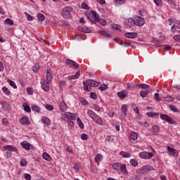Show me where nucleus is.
<instances>
[{"mask_svg": "<svg viewBox=\"0 0 180 180\" xmlns=\"http://www.w3.org/2000/svg\"><path fill=\"white\" fill-rule=\"evenodd\" d=\"M83 85L84 91L89 92L92 89L91 87L96 88V86H99V85H101V83L96 81H94L93 79H89L83 82Z\"/></svg>", "mask_w": 180, "mask_h": 180, "instance_id": "f257e3e1", "label": "nucleus"}, {"mask_svg": "<svg viewBox=\"0 0 180 180\" xmlns=\"http://www.w3.org/2000/svg\"><path fill=\"white\" fill-rule=\"evenodd\" d=\"M151 171H154V167L150 165H146L142 166L139 169H137L136 170V174L144 175V174H148V172H151Z\"/></svg>", "mask_w": 180, "mask_h": 180, "instance_id": "f03ea898", "label": "nucleus"}, {"mask_svg": "<svg viewBox=\"0 0 180 180\" xmlns=\"http://www.w3.org/2000/svg\"><path fill=\"white\" fill-rule=\"evenodd\" d=\"M112 168L116 171H121V172H122V174H125V175L129 174V172H127V169H126V165H122L120 162H115L112 164Z\"/></svg>", "mask_w": 180, "mask_h": 180, "instance_id": "7ed1b4c3", "label": "nucleus"}, {"mask_svg": "<svg viewBox=\"0 0 180 180\" xmlns=\"http://www.w3.org/2000/svg\"><path fill=\"white\" fill-rule=\"evenodd\" d=\"M72 7L68 6L63 8L62 15L65 19H70L71 18V12H72Z\"/></svg>", "mask_w": 180, "mask_h": 180, "instance_id": "20e7f679", "label": "nucleus"}, {"mask_svg": "<svg viewBox=\"0 0 180 180\" xmlns=\"http://www.w3.org/2000/svg\"><path fill=\"white\" fill-rule=\"evenodd\" d=\"M134 25L135 26H144V24L146 23V20H144V18L139 16V15H136L134 17Z\"/></svg>", "mask_w": 180, "mask_h": 180, "instance_id": "39448f33", "label": "nucleus"}, {"mask_svg": "<svg viewBox=\"0 0 180 180\" xmlns=\"http://www.w3.org/2000/svg\"><path fill=\"white\" fill-rule=\"evenodd\" d=\"M91 15H89L87 16L88 19L91 20L93 23H95L96 22H98L99 20V15L96 13L95 11H91Z\"/></svg>", "mask_w": 180, "mask_h": 180, "instance_id": "423d86ee", "label": "nucleus"}, {"mask_svg": "<svg viewBox=\"0 0 180 180\" xmlns=\"http://www.w3.org/2000/svg\"><path fill=\"white\" fill-rule=\"evenodd\" d=\"M139 157L140 158H142V160H150L154 157V154L150 152H141L139 153Z\"/></svg>", "mask_w": 180, "mask_h": 180, "instance_id": "0eeeda50", "label": "nucleus"}, {"mask_svg": "<svg viewBox=\"0 0 180 180\" xmlns=\"http://www.w3.org/2000/svg\"><path fill=\"white\" fill-rule=\"evenodd\" d=\"M160 119H162V120H165V122H167V123H169V124H176V123L168 115L161 114L160 115Z\"/></svg>", "mask_w": 180, "mask_h": 180, "instance_id": "6e6552de", "label": "nucleus"}, {"mask_svg": "<svg viewBox=\"0 0 180 180\" xmlns=\"http://www.w3.org/2000/svg\"><path fill=\"white\" fill-rule=\"evenodd\" d=\"M50 82L46 80H43L41 82V88L46 92H49L50 91Z\"/></svg>", "mask_w": 180, "mask_h": 180, "instance_id": "1a4fd4ad", "label": "nucleus"}, {"mask_svg": "<svg viewBox=\"0 0 180 180\" xmlns=\"http://www.w3.org/2000/svg\"><path fill=\"white\" fill-rule=\"evenodd\" d=\"M66 65H69V67H70L71 68H79V65H78V63H77V62L68 59L65 62Z\"/></svg>", "mask_w": 180, "mask_h": 180, "instance_id": "9d476101", "label": "nucleus"}, {"mask_svg": "<svg viewBox=\"0 0 180 180\" xmlns=\"http://www.w3.org/2000/svg\"><path fill=\"white\" fill-rule=\"evenodd\" d=\"M4 150H6L7 151L10 153H16L18 151V149L16 147L12 146V145H7L3 147Z\"/></svg>", "mask_w": 180, "mask_h": 180, "instance_id": "9b49d317", "label": "nucleus"}, {"mask_svg": "<svg viewBox=\"0 0 180 180\" xmlns=\"http://www.w3.org/2000/svg\"><path fill=\"white\" fill-rule=\"evenodd\" d=\"M20 146L22 147V148H25V150H29L30 148L33 147L32 144H30L27 141H24L20 143Z\"/></svg>", "mask_w": 180, "mask_h": 180, "instance_id": "f8f14e48", "label": "nucleus"}, {"mask_svg": "<svg viewBox=\"0 0 180 180\" xmlns=\"http://www.w3.org/2000/svg\"><path fill=\"white\" fill-rule=\"evenodd\" d=\"M127 95H129V91L127 90H122L117 92V96L120 99H124Z\"/></svg>", "mask_w": 180, "mask_h": 180, "instance_id": "ddd939ff", "label": "nucleus"}, {"mask_svg": "<svg viewBox=\"0 0 180 180\" xmlns=\"http://www.w3.org/2000/svg\"><path fill=\"white\" fill-rule=\"evenodd\" d=\"M53 79V72L51 69H47L46 70V81L48 82H51Z\"/></svg>", "mask_w": 180, "mask_h": 180, "instance_id": "4468645a", "label": "nucleus"}, {"mask_svg": "<svg viewBox=\"0 0 180 180\" xmlns=\"http://www.w3.org/2000/svg\"><path fill=\"white\" fill-rule=\"evenodd\" d=\"M124 36L127 39H136L139 36V34L137 32H127Z\"/></svg>", "mask_w": 180, "mask_h": 180, "instance_id": "2eb2a0df", "label": "nucleus"}, {"mask_svg": "<svg viewBox=\"0 0 180 180\" xmlns=\"http://www.w3.org/2000/svg\"><path fill=\"white\" fill-rule=\"evenodd\" d=\"M126 112H127V105L124 104L121 108V117L124 119L126 117Z\"/></svg>", "mask_w": 180, "mask_h": 180, "instance_id": "dca6fc26", "label": "nucleus"}, {"mask_svg": "<svg viewBox=\"0 0 180 180\" xmlns=\"http://www.w3.org/2000/svg\"><path fill=\"white\" fill-rule=\"evenodd\" d=\"M124 23L127 26H133V25H134V18H127L124 20Z\"/></svg>", "mask_w": 180, "mask_h": 180, "instance_id": "f3484780", "label": "nucleus"}, {"mask_svg": "<svg viewBox=\"0 0 180 180\" xmlns=\"http://www.w3.org/2000/svg\"><path fill=\"white\" fill-rule=\"evenodd\" d=\"M20 123L21 124H30V120H29V117H23L20 120Z\"/></svg>", "mask_w": 180, "mask_h": 180, "instance_id": "a211bd4d", "label": "nucleus"}, {"mask_svg": "<svg viewBox=\"0 0 180 180\" xmlns=\"http://www.w3.org/2000/svg\"><path fill=\"white\" fill-rule=\"evenodd\" d=\"M94 122H96L97 124H99L100 126H102L103 124V120H102V118L99 117V115H97L96 117L93 119Z\"/></svg>", "mask_w": 180, "mask_h": 180, "instance_id": "6ab92c4d", "label": "nucleus"}, {"mask_svg": "<svg viewBox=\"0 0 180 180\" xmlns=\"http://www.w3.org/2000/svg\"><path fill=\"white\" fill-rule=\"evenodd\" d=\"M120 155L123 157V158H130V157H131V153L129 152L121 151L120 153Z\"/></svg>", "mask_w": 180, "mask_h": 180, "instance_id": "aec40b11", "label": "nucleus"}, {"mask_svg": "<svg viewBox=\"0 0 180 180\" xmlns=\"http://www.w3.org/2000/svg\"><path fill=\"white\" fill-rule=\"evenodd\" d=\"M151 92L150 90H146V91H141L139 93L140 96L141 98H147V96Z\"/></svg>", "mask_w": 180, "mask_h": 180, "instance_id": "412c9836", "label": "nucleus"}, {"mask_svg": "<svg viewBox=\"0 0 180 180\" xmlns=\"http://www.w3.org/2000/svg\"><path fill=\"white\" fill-rule=\"evenodd\" d=\"M136 86L141 88V89H150V85L146 84H136Z\"/></svg>", "mask_w": 180, "mask_h": 180, "instance_id": "4be33fe9", "label": "nucleus"}, {"mask_svg": "<svg viewBox=\"0 0 180 180\" xmlns=\"http://www.w3.org/2000/svg\"><path fill=\"white\" fill-rule=\"evenodd\" d=\"M68 108V107L67 106V104H65L64 102H61L59 105L60 112H65V110H67Z\"/></svg>", "mask_w": 180, "mask_h": 180, "instance_id": "5701e85b", "label": "nucleus"}, {"mask_svg": "<svg viewBox=\"0 0 180 180\" xmlns=\"http://www.w3.org/2000/svg\"><path fill=\"white\" fill-rule=\"evenodd\" d=\"M80 74H81V71H77L75 75L72 76H68V79H78V78H79Z\"/></svg>", "mask_w": 180, "mask_h": 180, "instance_id": "b1692460", "label": "nucleus"}, {"mask_svg": "<svg viewBox=\"0 0 180 180\" xmlns=\"http://www.w3.org/2000/svg\"><path fill=\"white\" fill-rule=\"evenodd\" d=\"M130 140H133V141L137 140V139H139V136L137 135V133H136L135 131H132L130 134V136H129Z\"/></svg>", "mask_w": 180, "mask_h": 180, "instance_id": "393cba45", "label": "nucleus"}, {"mask_svg": "<svg viewBox=\"0 0 180 180\" xmlns=\"http://www.w3.org/2000/svg\"><path fill=\"white\" fill-rule=\"evenodd\" d=\"M103 160V156L101 153H98L95 157L96 162H101Z\"/></svg>", "mask_w": 180, "mask_h": 180, "instance_id": "a878e982", "label": "nucleus"}, {"mask_svg": "<svg viewBox=\"0 0 180 180\" xmlns=\"http://www.w3.org/2000/svg\"><path fill=\"white\" fill-rule=\"evenodd\" d=\"M32 110L34 112H37V113H40L41 112V108H40L39 106L37 105H34L31 107Z\"/></svg>", "mask_w": 180, "mask_h": 180, "instance_id": "bb28decb", "label": "nucleus"}, {"mask_svg": "<svg viewBox=\"0 0 180 180\" xmlns=\"http://www.w3.org/2000/svg\"><path fill=\"white\" fill-rule=\"evenodd\" d=\"M87 114L89 117L93 120L97 116L96 113H95V112L92 111L91 110H88Z\"/></svg>", "mask_w": 180, "mask_h": 180, "instance_id": "cd10ccee", "label": "nucleus"}, {"mask_svg": "<svg viewBox=\"0 0 180 180\" xmlns=\"http://www.w3.org/2000/svg\"><path fill=\"white\" fill-rule=\"evenodd\" d=\"M71 115V112H67L65 114L62 115L61 120H65L68 119V120H70V116Z\"/></svg>", "mask_w": 180, "mask_h": 180, "instance_id": "c85d7f7f", "label": "nucleus"}, {"mask_svg": "<svg viewBox=\"0 0 180 180\" xmlns=\"http://www.w3.org/2000/svg\"><path fill=\"white\" fill-rule=\"evenodd\" d=\"M79 102H80L83 106H86L89 103L86 99L82 97L79 98Z\"/></svg>", "mask_w": 180, "mask_h": 180, "instance_id": "c756f323", "label": "nucleus"}, {"mask_svg": "<svg viewBox=\"0 0 180 180\" xmlns=\"http://www.w3.org/2000/svg\"><path fill=\"white\" fill-rule=\"evenodd\" d=\"M24 110L27 112V113H30L32 112V109L30 108V106L27 105V103L23 104Z\"/></svg>", "mask_w": 180, "mask_h": 180, "instance_id": "7c9ffc66", "label": "nucleus"}, {"mask_svg": "<svg viewBox=\"0 0 180 180\" xmlns=\"http://www.w3.org/2000/svg\"><path fill=\"white\" fill-rule=\"evenodd\" d=\"M98 33L100 34H102V36H105L108 39H110L112 37V36L105 31H99Z\"/></svg>", "mask_w": 180, "mask_h": 180, "instance_id": "2f4dec72", "label": "nucleus"}, {"mask_svg": "<svg viewBox=\"0 0 180 180\" xmlns=\"http://www.w3.org/2000/svg\"><path fill=\"white\" fill-rule=\"evenodd\" d=\"M37 19L39 20V22H43L46 18L44 17V15H43L41 13H37Z\"/></svg>", "mask_w": 180, "mask_h": 180, "instance_id": "473e14b6", "label": "nucleus"}, {"mask_svg": "<svg viewBox=\"0 0 180 180\" xmlns=\"http://www.w3.org/2000/svg\"><path fill=\"white\" fill-rule=\"evenodd\" d=\"M42 122L44 123V124H50V123H51V121L47 117H43Z\"/></svg>", "mask_w": 180, "mask_h": 180, "instance_id": "72a5a7b5", "label": "nucleus"}, {"mask_svg": "<svg viewBox=\"0 0 180 180\" xmlns=\"http://www.w3.org/2000/svg\"><path fill=\"white\" fill-rule=\"evenodd\" d=\"M2 91L6 95H11V91H9V89L6 86H3Z\"/></svg>", "mask_w": 180, "mask_h": 180, "instance_id": "f704fd0d", "label": "nucleus"}, {"mask_svg": "<svg viewBox=\"0 0 180 180\" xmlns=\"http://www.w3.org/2000/svg\"><path fill=\"white\" fill-rule=\"evenodd\" d=\"M40 69V65L38 63H36L33 67H32V71L34 72H37Z\"/></svg>", "mask_w": 180, "mask_h": 180, "instance_id": "c9c22d12", "label": "nucleus"}, {"mask_svg": "<svg viewBox=\"0 0 180 180\" xmlns=\"http://www.w3.org/2000/svg\"><path fill=\"white\" fill-rule=\"evenodd\" d=\"M167 150L169 151V153H170V154H173V155H175V154H176L175 149L170 146H167Z\"/></svg>", "mask_w": 180, "mask_h": 180, "instance_id": "e433bc0d", "label": "nucleus"}, {"mask_svg": "<svg viewBox=\"0 0 180 180\" xmlns=\"http://www.w3.org/2000/svg\"><path fill=\"white\" fill-rule=\"evenodd\" d=\"M77 124H79L80 129H84V123H82V121H81V119L79 117L77 118Z\"/></svg>", "mask_w": 180, "mask_h": 180, "instance_id": "4c0bfd02", "label": "nucleus"}, {"mask_svg": "<svg viewBox=\"0 0 180 180\" xmlns=\"http://www.w3.org/2000/svg\"><path fill=\"white\" fill-rule=\"evenodd\" d=\"M174 97L168 96L165 98V102H174Z\"/></svg>", "mask_w": 180, "mask_h": 180, "instance_id": "58836bf2", "label": "nucleus"}, {"mask_svg": "<svg viewBox=\"0 0 180 180\" xmlns=\"http://www.w3.org/2000/svg\"><path fill=\"white\" fill-rule=\"evenodd\" d=\"M1 105L3 109H4L5 110H8V109H9V105H8V103H6V102H1Z\"/></svg>", "mask_w": 180, "mask_h": 180, "instance_id": "ea45409f", "label": "nucleus"}, {"mask_svg": "<svg viewBox=\"0 0 180 180\" xmlns=\"http://www.w3.org/2000/svg\"><path fill=\"white\" fill-rule=\"evenodd\" d=\"M42 157L46 161H50V155L47 153H44Z\"/></svg>", "mask_w": 180, "mask_h": 180, "instance_id": "a19ab883", "label": "nucleus"}, {"mask_svg": "<svg viewBox=\"0 0 180 180\" xmlns=\"http://www.w3.org/2000/svg\"><path fill=\"white\" fill-rule=\"evenodd\" d=\"M169 108L170 110H172V112H175L176 113L178 112V108H176V106L174 105H170Z\"/></svg>", "mask_w": 180, "mask_h": 180, "instance_id": "79ce46f5", "label": "nucleus"}, {"mask_svg": "<svg viewBox=\"0 0 180 180\" xmlns=\"http://www.w3.org/2000/svg\"><path fill=\"white\" fill-rule=\"evenodd\" d=\"M154 99L156 102H161V98H160V94L155 93L154 96Z\"/></svg>", "mask_w": 180, "mask_h": 180, "instance_id": "37998d69", "label": "nucleus"}, {"mask_svg": "<svg viewBox=\"0 0 180 180\" xmlns=\"http://www.w3.org/2000/svg\"><path fill=\"white\" fill-rule=\"evenodd\" d=\"M76 119L77 114L70 112V115H69V120H75Z\"/></svg>", "mask_w": 180, "mask_h": 180, "instance_id": "c03bdc74", "label": "nucleus"}, {"mask_svg": "<svg viewBox=\"0 0 180 180\" xmlns=\"http://www.w3.org/2000/svg\"><path fill=\"white\" fill-rule=\"evenodd\" d=\"M130 163L131 164L132 167H137V165H139V162L134 159L130 160Z\"/></svg>", "mask_w": 180, "mask_h": 180, "instance_id": "a18cd8bd", "label": "nucleus"}, {"mask_svg": "<svg viewBox=\"0 0 180 180\" xmlns=\"http://www.w3.org/2000/svg\"><path fill=\"white\" fill-rule=\"evenodd\" d=\"M125 86L127 87V89H128L129 91H131V89H134V85H131L129 83H126Z\"/></svg>", "mask_w": 180, "mask_h": 180, "instance_id": "49530a36", "label": "nucleus"}, {"mask_svg": "<svg viewBox=\"0 0 180 180\" xmlns=\"http://www.w3.org/2000/svg\"><path fill=\"white\" fill-rule=\"evenodd\" d=\"M120 44L121 46H124V47H130V44H129V42H126L124 41H121L120 42Z\"/></svg>", "mask_w": 180, "mask_h": 180, "instance_id": "de8ad7c7", "label": "nucleus"}, {"mask_svg": "<svg viewBox=\"0 0 180 180\" xmlns=\"http://www.w3.org/2000/svg\"><path fill=\"white\" fill-rule=\"evenodd\" d=\"M141 176L135 175L130 177L129 180H141Z\"/></svg>", "mask_w": 180, "mask_h": 180, "instance_id": "09e8293b", "label": "nucleus"}, {"mask_svg": "<svg viewBox=\"0 0 180 180\" xmlns=\"http://www.w3.org/2000/svg\"><path fill=\"white\" fill-rule=\"evenodd\" d=\"M8 81L9 82L10 86H13L14 88V89H16L18 88L15 82H13V80H9V79H8Z\"/></svg>", "mask_w": 180, "mask_h": 180, "instance_id": "8fccbe9b", "label": "nucleus"}, {"mask_svg": "<svg viewBox=\"0 0 180 180\" xmlns=\"http://www.w3.org/2000/svg\"><path fill=\"white\" fill-rule=\"evenodd\" d=\"M126 2V0H115V5H123Z\"/></svg>", "mask_w": 180, "mask_h": 180, "instance_id": "3c124183", "label": "nucleus"}, {"mask_svg": "<svg viewBox=\"0 0 180 180\" xmlns=\"http://www.w3.org/2000/svg\"><path fill=\"white\" fill-rule=\"evenodd\" d=\"M97 22H98V23L101 24L102 26H106V20H105L102 18H98V20Z\"/></svg>", "mask_w": 180, "mask_h": 180, "instance_id": "603ef678", "label": "nucleus"}, {"mask_svg": "<svg viewBox=\"0 0 180 180\" xmlns=\"http://www.w3.org/2000/svg\"><path fill=\"white\" fill-rule=\"evenodd\" d=\"M153 133H158L160 131V127H158L157 125H153Z\"/></svg>", "mask_w": 180, "mask_h": 180, "instance_id": "864d4df0", "label": "nucleus"}, {"mask_svg": "<svg viewBox=\"0 0 180 180\" xmlns=\"http://www.w3.org/2000/svg\"><path fill=\"white\" fill-rule=\"evenodd\" d=\"M20 164L21 165V167H26V165H27V162L26 161V160L22 159L20 162Z\"/></svg>", "mask_w": 180, "mask_h": 180, "instance_id": "5fc2aeb1", "label": "nucleus"}, {"mask_svg": "<svg viewBox=\"0 0 180 180\" xmlns=\"http://www.w3.org/2000/svg\"><path fill=\"white\" fill-rule=\"evenodd\" d=\"M173 39H174L175 41H178L179 43H180V34L174 35V36L173 37Z\"/></svg>", "mask_w": 180, "mask_h": 180, "instance_id": "6e6d98bb", "label": "nucleus"}, {"mask_svg": "<svg viewBox=\"0 0 180 180\" xmlns=\"http://www.w3.org/2000/svg\"><path fill=\"white\" fill-rule=\"evenodd\" d=\"M24 178L26 180H32V175H30L27 173H25V174H24Z\"/></svg>", "mask_w": 180, "mask_h": 180, "instance_id": "4d7b16f0", "label": "nucleus"}, {"mask_svg": "<svg viewBox=\"0 0 180 180\" xmlns=\"http://www.w3.org/2000/svg\"><path fill=\"white\" fill-rule=\"evenodd\" d=\"M5 22L7 25H10L11 26L13 25V21L10 18H6Z\"/></svg>", "mask_w": 180, "mask_h": 180, "instance_id": "13d9d810", "label": "nucleus"}, {"mask_svg": "<svg viewBox=\"0 0 180 180\" xmlns=\"http://www.w3.org/2000/svg\"><path fill=\"white\" fill-rule=\"evenodd\" d=\"M155 5H157V6H161V5H162V0H153Z\"/></svg>", "mask_w": 180, "mask_h": 180, "instance_id": "bf43d9fd", "label": "nucleus"}, {"mask_svg": "<svg viewBox=\"0 0 180 180\" xmlns=\"http://www.w3.org/2000/svg\"><path fill=\"white\" fill-rule=\"evenodd\" d=\"M107 88H108V85L103 84V85H101V86H99L98 89H100V91H105V90H106Z\"/></svg>", "mask_w": 180, "mask_h": 180, "instance_id": "052dcab7", "label": "nucleus"}, {"mask_svg": "<svg viewBox=\"0 0 180 180\" xmlns=\"http://www.w3.org/2000/svg\"><path fill=\"white\" fill-rule=\"evenodd\" d=\"M82 9H86V10L89 9V6H88V4H86V3L85 2H83L82 4Z\"/></svg>", "mask_w": 180, "mask_h": 180, "instance_id": "680f3d73", "label": "nucleus"}, {"mask_svg": "<svg viewBox=\"0 0 180 180\" xmlns=\"http://www.w3.org/2000/svg\"><path fill=\"white\" fill-rule=\"evenodd\" d=\"M81 139L84 141L88 140V135L86 134H82L81 135Z\"/></svg>", "mask_w": 180, "mask_h": 180, "instance_id": "e2e57ef3", "label": "nucleus"}, {"mask_svg": "<svg viewBox=\"0 0 180 180\" xmlns=\"http://www.w3.org/2000/svg\"><path fill=\"white\" fill-rule=\"evenodd\" d=\"M46 110H53L54 107H53V105H51L47 104L46 105Z\"/></svg>", "mask_w": 180, "mask_h": 180, "instance_id": "0e129e2a", "label": "nucleus"}, {"mask_svg": "<svg viewBox=\"0 0 180 180\" xmlns=\"http://www.w3.org/2000/svg\"><path fill=\"white\" fill-rule=\"evenodd\" d=\"M27 92L29 94V95H33V89L30 87L27 88Z\"/></svg>", "mask_w": 180, "mask_h": 180, "instance_id": "69168bd1", "label": "nucleus"}, {"mask_svg": "<svg viewBox=\"0 0 180 180\" xmlns=\"http://www.w3.org/2000/svg\"><path fill=\"white\" fill-rule=\"evenodd\" d=\"M83 33H91V30L88 27H84Z\"/></svg>", "mask_w": 180, "mask_h": 180, "instance_id": "338daca9", "label": "nucleus"}, {"mask_svg": "<svg viewBox=\"0 0 180 180\" xmlns=\"http://www.w3.org/2000/svg\"><path fill=\"white\" fill-rule=\"evenodd\" d=\"M25 15L27 16V19L28 21L33 20V17L30 15H29L27 13H25Z\"/></svg>", "mask_w": 180, "mask_h": 180, "instance_id": "774afa93", "label": "nucleus"}]
</instances>
